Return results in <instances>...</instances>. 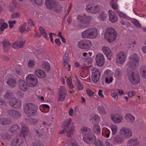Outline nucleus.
Returning <instances> with one entry per match:
<instances>
[{"label": "nucleus", "mask_w": 146, "mask_h": 146, "mask_svg": "<svg viewBox=\"0 0 146 146\" xmlns=\"http://www.w3.org/2000/svg\"><path fill=\"white\" fill-rule=\"evenodd\" d=\"M115 74L116 75L119 77L121 76L122 75V73L121 70L119 69H117L116 70Z\"/></svg>", "instance_id": "58"}, {"label": "nucleus", "mask_w": 146, "mask_h": 146, "mask_svg": "<svg viewBox=\"0 0 146 146\" xmlns=\"http://www.w3.org/2000/svg\"><path fill=\"white\" fill-rule=\"evenodd\" d=\"M119 134L121 137L125 139L130 138L132 136V132L131 129L123 127L119 130Z\"/></svg>", "instance_id": "8"}, {"label": "nucleus", "mask_w": 146, "mask_h": 146, "mask_svg": "<svg viewBox=\"0 0 146 146\" xmlns=\"http://www.w3.org/2000/svg\"><path fill=\"white\" fill-rule=\"evenodd\" d=\"M111 119L114 123L119 124L122 122L123 118L121 115L116 113L112 114L111 116Z\"/></svg>", "instance_id": "14"}, {"label": "nucleus", "mask_w": 146, "mask_h": 146, "mask_svg": "<svg viewBox=\"0 0 146 146\" xmlns=\"http://www.w3.org/2000/svg\"><path fill=\"white\" fill-rule=\"evenodd\" d=\"M26 80L27 84L31 87L36 86L38 82L37 78L33 74H29L26 77Z\"/></svg>", "instance_id": "9"}, {"label": "nucleus", "mask_w": 146, "mask_h": 146, "mask_svg": "<svg viewBox=\"0 0 146 146\" xmlns=\"http://www.w3.org/2000/svg\"><path fill=\"white\" fill-rule=\"evenodd\" d=\"M9 103L10 106L15 108H19L21 106V103L19 100H16L15 97H13L10 99Z\"/></svg>", "instance_id": "16"}, {"label": "nucleus", "mask_w": 146, "mask_h": 146, "mask_svg": "<svg viewBox=\"0 0 146 146\" xmlns=\"http://www.w3.org/2000/svg\"><path fill=\"white\" fill-rule=\"evenodd\" d=\"M28 133L27 127L25 126H23L19 136L16 137L14 139L12 142L11 146H19L20 145L23 143L25 137L28 135Z\"/></svg>", "instance_id": "2"}, {"label": "nucleus", "mask_w": 146, "mask_h": 146, "mask_svg": "<svg viewBox=\"0 0 146 146\" xmlns=\"http://www.w3.org/2000/svg\"><path fill=\"white\" fill-rule=\"evenodd\" d=\"M110 134V130L106 127H104L102 129V134L103 136L108 138L109 137Z\"/></svg>", "instance_id": "28"}, {"label": "nucleus", "mask_w": 146, "mask_h": 146, "mask_svg": "<svg viewBox=\"0 0 146 146\" xmlns=\"http://www.w3.org/2000/svg\"><path fill=\"white\" fill-rule=\"evenodd\" d=\"M7 84L11 87H14L16 85V81L14 78L12 77L8 79Z\"/></svg>", "instance_id": "26"}, {"label": "nucleus", "mask_w": 146, "mask_h": 146, "mask_svg": "<svg viewBox=\"0 0 146 146\" xmlns=\"http://www.w3.org/2000/svg\"><path fill=\"white\" fill-rule=\"evenodd\" d=\"M54 7L53 10L58 12H60L62 9V6L60 5L57 4L56 3V6Z\"/></svg>", "instance_id": "44"}, {"label": "nucleus", "mask_w": 146, "mask_h": 146, "mask_svg": "<svg viewBox=\"0 0 146 146\" xmlns=\"http://www.w3.org/2000/svg\"><path fill=\"white\" fill-rule=\"evenodd\" d=\"M8 113L10 116L14 118L17 119L21 117L20 113L15 110H9Z\"/></svg>", "instance_id": "25"}, {"label": "nucleus", "mask_w": 146, "mask_h": 146, "mask_svg": "<svg viewBox=\"0 0 146 146\" xmlns=\"http://www.w3.org/2000/svg\"><path fill=\"white\" fill-rule=\"evenodd\" d=\"M110 21L112 23L117 21L118 17L114 12L111 10L109 11Z\"/></svg>", "instance_id": "19"}, {"label": "nucleus", "mask_w": 146, "mask_h": 146, "mask_svg": "<svg viewBox=\"0 0 146 146\" xmlns=\"http://www.w3.org/2000/svg\"><path fill=\"white\" fill-rule=\"evenodd\" d=\"M140 72L142 76L144 78H146V67L142 66L140 69Z\"/></svg>", "instance_id": "39"}, {"label": "nucleus", "mask_w": 146, "mask_h": 146, "mask_svg": "<svg viewBox=\"0 0 146 146\" xmlns=\"http://www.w3.org/2000/svg\"><path fill=\"white\" fill-rule=\"evenodd\" d=\"M113 80V77L112 76L106 77L105 78V81L107 83H111Z\"/></svg>", "instance_id": "54"}, {"label": "nucleus", "mask_w": 146, "mask_h": 146, "mask_svg": "<svg viewBox=\"0 0 146 146\" xmlns=\"http://www.w3.org/2000/svg\"><path fill=\"white\" fill-rule=\"evenodd\" d=\"M92 13L95 14L98 13L101 9V7L99 5H93Z\"/></svg>", "instance_id": "32"}, {"label": "nucleus", "mask_w": 146, "mask_h": 146, "mask_svg": "<svg viewBox=\"0 0 146 146\" xmlns=\"http://www.w3.org/2000/svg\"><path fill=\"white\" fill-rule=\"evenodd\" d=\"M111 96L112 98L114 100H117L118 99V95L115 92H113L111 94Z\"/></svg>", "instance_id": "55"}, {"label": "nucleus", "mask_w": 146, "mask_h": 146, "mask_svg": "<svg viewBox=\"0 0 146 146\" xmlns=\"http://www.w3.org/2000/svg\"><path fill=\"white\" fill-rule=\"evenodd\" d=\"M104 75L106 77H109L113 75V72L109 69H107L105 70L104 72Z\"/></svg>", "instance_id": "47"}, {"label": "nucleus", "mask_w": 146, "mask_h": 146, "mask_svg": "<svg viewBox=\"0 0 146 146\" xmlns=\"http://www.w3.org/2000/svg\"><path fill=\"white\" fill-rule=\"evenodd\" d=\"M77 19L79 22L81 23L80 27H85L90 21L91 17L90 16H86L81 15H77Z\"/></svg>", "instance_id": "7"}, {"label": "nucleus", "mask_w": 146, "mask_h": 146, "mask_svg": "<svg viewBox=\"0 0 146 146\" xmlns=\"http://www.w3.org/2000/svg\"><path fill=\"white\" fill-rule=\"evenodd\" d=\"M71 121L72 120L70 118L66 120L64 122V124L66 126H68L71 123Z\"/></svg>", "instance_id": "62"}, {"label": "nucleus", "mask_w": 146, "mask_h": 146, "mask_svg": "<svg viewBox=\"0 0 146 146\" xmlns=\"http://www.w3.org/2000/svg\"><path fill=\"white\" fill-rule=\"evenodd\" d=\"M92 42L88 40H81L78 44V46L80 48L83 49L88 48L91 45Z\"/></svg>", "instance_id": "13"}, {"label": "nucleus", "mask_w": 146, "mask_h": 146, "mask_svg": "<svg viewBox=\"0 0 146 146\" xmlns=\"http://www.w3.org/2000/svg\"><path fill=\"white\" fill-rule=\"evenodd\" d=\"M110 128L112 131L113 135H115L117 133V127L116 125L113 124L110 126Z\"/></svg>", "instance_id": "37"}, {"label": "nucleus", "mask_w": 146, "mask_h": 146, "mask_svg": "<svg viewBox=\"0 0 146 146\" xmlns=\"http://www.w3.org/2000/svg\"><path fill=\"white\" fill-rule=\"evenodd\" d=\"M12 92L7 91L4 95V97L5 99H7L12 95Z\"/></svg>", "instance_id": "48"}, {"label": "nucleus", "mask_w": 146, "mask_h": 146, "mask_svg": "<svg viewBox=\"0 0 146 146\" xmlns=\"http://www.w3.org/2000/svg\"><path fill=\"white\" fill-rule=\"evenodd\" d=\"M29 122H30L31 123H36L37 122V121L36 120L32 118H30L28 120Z\"/></svg>", "instance_id": "63"}, {"label": "nucleus", "mask_w": 146, "mask_h": 146, "mask_svg": "<svg viewBox=\"0 0 146 146\" xmlns=\"http://www.w3.org/2000/svg\"><path fill=\"white\" fill-rule=\"evenodd\" d=\"M24 110L26 115L31 116L36 113L37 108L34 104L29 103L25 106Z\"/></svg>", "instance_id": "5"}, {"label": "nucleus", "mask_w": 146, "mask_h": 146, "mask_svg": "<svg viewBox=\"0 0 146 146\" xmlns=\"http://www.w3.org/2000/svg\"><path fill=\"white\" fill-rule=\"evenodd\" d=\"M42 66L45 70L46 71H48L50 69V64L46 61H44L42 62Z\"/></svg>", "instance_id": "34"}, {"label": "nucleus", "mask_w": 146, "mask_h": 146, "mask_svg": "<svg viewBox=\"0 0 146 146\" xmlns=\"http://www.w3.org/2000/svg\"><path fill=\"white\" fill-rule=\"evenodd\" d=\"M126 59V53L123 52H121L117 54L116 61L118 64L122 65L125 62Z\"/></svg>", "instance_id": "10"}, {"label": "nucleus", "mask_w": 146, "mask_h": 146, "mask_svg": "<svg viewBox=\"0 0 146 146\" xmlns=\"http://www.w3.org/2000/svg\"><path fill=\"white\" fill-rule=\"evenodd\" d=\"M19 86L20 89L23 91H27L28 89L27 85L25 81L22 80H19Z\"/></svg>", "instance_id": "24"}, {"label": "nucleus", "mask_w": 146, "mask_h": 146, "mask_svg": "<svg viewBox=\"0 0 146 146\" xmlns=\"http://www.w3.org/2000/svg\"><path fill=\"white\" fill-rule=\"evenodd\" d=\"M114 0H111V4L112 7L115 10H116V11L117 10L118 8V6L117 5V4L116 3H114L113 2L114 1Z\"/></svg>", "instance_id": "56"}, {"label": "nucleus", "mask_w": 146, "mask_h": 146, "mask_svg": "<svg viewBox=\"0 0 146 146\" xmlns=\"http://www.w3.org/2000/svg\"><path fill=\"white\" fill-rule=\"evenodd\" d=\"M72 79L71 77L68 78L66 80L67 85L69 88L71 89H72L74 87V85L72 83Z\"/></svg>", "instance_id": "36"}, {"label": "nucleus", "mask_w": 146, "mask_h": 146, "mask_svg": "<svg viewBox=\"0 0 146 146\" xmlns=\"http://www.w3.org/2000/svg\"><path fill=\"white\" fill-rule=\"evenodd\" d=\"M89 70L92 71V74L91 76L93 82L97 83L99 80L100 72V71L95 68L91 67H89Z\"/></svg>", "instance_id": "11"}, {"label": "nucleus", "mask_w": 146, "mask_h": 146, "mask_svg": "<svg viewBox=\"0 0 146 146\" xmlns=\"http://www.w3.org/2000/svg\"><path fill=\"white\" fill-rule=\"evenodd\" d=\"M3 20L1 19L0 21V23H1V25L0 30L3 32L5 29H7L8 27L7 24L3 22Z\"/></svg>", "instance_id": "35"}, {"label": "nucleus", "mask_w": 146, "mask_h": 146, "mask_svg": "<svg viewBox=\"0 0 146 146\" xmlns=\"http://www.w3.org/2000/svg\"><path fill=\"white\" fill-rule=\"evenodd\" d=\"M20 127L17 125H14L9 129L10 131L11 132H13L19 129Z\"/></svg>", "instance_id": "45"}, {"label": "nucleus", "mask_w": 146, "mask_h": 146, "mask_svg": "<svg viewBox=\"0 0 146 146\" xmlns=\"http://www.w3.org/2000/svg\"><path fill=\"white\" fill-rule=\"evenodd\" d=\"M128 59L129 61L127 63L126 65L127 67L130 68L135 67L139 62V58L135 53L130 56Z\"/></svg>", "instance_id": "6"}, {"label": "nucleus", "mask_w": 146, "mask_h": 146, "mask_svg": "<svg viewBox=\"0 0 146 146\" xmlns=\"http://www.w3.org/2000/svg\"><path fill=\"white\" fill-rule=\"evenodd\" d=\"M91 117H92L90 120H100V116L94 114L92 115Z\"/></svg>", "instance_id": "53"}, {"label": "nucleus", "mask_w": 146, "mask_h": 146, "mask_svg": "<svg viewBox=\"0 0 146 146\" xmlns=\"http://www.w3.org/2000/svg\"><path fill=\"white\" fill-rule=\"evenodd\" d=\"M56 2L54 0H46L45 1L46 7L50 9L53 10L56 6Z\"/></svg>", "instance_id": "18"}, {"label": "nucleus", "mask_w": 146, "mask_h": 146, "mask_svg": "<svg viewBox=\"0 0 146 146\" xmlns=\"http://www.w3.org/2000/svg\"><path fill=\"white\" fill-rule=\"evenodd\" d=\"M131 22L137 27L139 28L141 27V26L137 20L133 19L131 20Z\"/></svg>", "instance_id": "49"}, {"label": "nucleus", "mask_w": 146, "mask_h": 146, "mask_svg": "<svg viewBox=\"0 0 146 146\" xmlns=\"http://www.w3.org/2000/svg\"><path fill=\"white\" fill-rule=\"evenodd\" d=\"M31 2L38 5H40L42 3V0H29Z\"/></svg>", "instance_id": "52"}, {"label": "nucleus", "mask_w": 146, "mask_h": 146, "mask_svg": "<svg viewBox=\"0 0 146 146\" xmlns=\"http://www.w3.org/2000/svg\"><path fill=\"white\" fill-rule=\"evenodd\" d=\"M39 30L40 34L45 38H46L47 36L46 32L45 29L42 27H40Z\"/></svg>", "instance_id": "38"}, {"label": "nucleus", "mask_w": 146, "mask_h": 146, "mask_svg": "<svg viewBox=\"0 0 146 146\" xmlns=\"http://www.w3.org/2000/svg\"><path fill=\"white\" fill-rule=\"evenodd\" d=\"M86 91L87 94L89 96H92L93 95L94 93L92 92L90 89H88Z\"/></svg>", "instance_id": "60"}, {"label": "nucleus", "mask_w": 146, "mask_h": 146, "mask_svg": "<svg viewBox=\"0 0 146 146\" xmlns=\"http://www.w3.org/2000/svg\"><path fill=\"white\" fill-rule=\"evenodd\" d=\"M98 35L97 29L95 28L86 29L82 33V36L84 38H94L97 37Z\"/></svg>", "instance_id": "3"}, {"label": "nucleus", "mask_w": 146, "mask_h": 146, "mask_svg": "<svg viewBox=\"0 0 146 146\" xmlns=\"http://www.w3.org/2000/svg\"><path fill=\"white\" fill-rule=\"evenodd\" d=\"M93 131L97 135H99L101 133L100 127L97 124L94 125L93 127Z\"/></svg>", "instance_id": "31"}, {"label": "nucleus", "mask_w": 146, "mask_h": 146, "mask_svg": "<svg viewBox=\"0 0 146 146\" xmlns=\"http://www.w3.org/2000/svg\"><path fill=\"white\" fill-rule=\"evenodd\" d=\"M63 60L64 62V66H66L67 64H68V60L66 58H65L64 57H63Z\"/></svg>", "instance_id": "61"}, {"label": "nucleus", "mask_w": 146, "mask_h": 146, "mask_svg": "<svg viewBox=\"0 0 146 146\" xmlns=\"http://www.w3.org/2000/svg\"><path fill=\"white\" fill-rule=\"evenodd\" d=\"M139 141L137 139H130L128 141L127 143L131 146H136L139 143Z\"/></svg>", "instance_id": "27"}, {"label": "nucleus", "mask_w": 146, "mask_h": 146, "mask_svg": "<svg viewBox=\"0 0 146 146\" xmlns=\"http://www.w3.org/2000/svg\"><path fill=\"white\" fill-rule=\"evenodd\" d=\"M74 84L78 90H83L84 88L83 84L80 81L78 80V82H75Z\"/></svg>", "instance_id": "33"}, {"label": "nucleus", "mask_w": 146, "mask_h": 146, "mask_svg": "<svg viewBox=\"0 0 146 146\" xmlns=\"http://www.w3.org/2000/svg\"><path fill=\"white\" fill-rule=\"evenodd\" d=\"M10 122L6 118H1L0 119V124L2 125H5L8 124Z\"/></svg>", "instance_id": "42"}, {"label": "nucleus", "mask_w": 146, "mask_h": 146, "mask_svg": "<svg viewBox=\"0 0 146 146\" xmlns=\"http://www.w3.org/2000/svg\"><path fill=\"white\" fill-rule=\"evenodd\" d=\"M93 6V5H87L86 8V10L88 12L91 13H92Z\"/></svg>", "instance_id": "50"}, {"label": "nucleus", "mask_w": 146, "mask_h": 146, "mask_svg": "<svg viewBox=\"0 0 146 146\" xmlns=\"http://www.w3.org/2000/svg\"><path fill=\"white\" fill-rule=\"evenodd\" d=\"M102 50L109 60H111L113 54L110 49L108 47L104 46L102 48Z\"/></svg>", "instance_id": "17"}, {"label": "nucleus", "mask_w": 146, "mask_h": 146, "mask_svg": "<svg viewBox=\"0 0 146 146\" xmlns=\"http://www.w3.org/2000/svg\"><path fill=\"white\" fill-rule=\"evenodd\" d=\"M60 89L61 91L59 93L58 100L61 101H62L65 100L66 94L65 92H62V90L65 91L66 89L64 87L62 86L60 87Z\"/></svg>", "instance_id": "21"}, {"label": "nucleus", "mask_w": 146, "mask_h": 146, "mask_svg": "<svg viewBox=\"0 0 146 146\" xmlns=\"http://www.w3.org/2000/svg\"><path fill=\"white\" fill-rule=\"evenodd\" d=\"M25 43V41H19L15 42L11 44V47L15 49L22 48Z\"/></svg>", "instance_id": "20"}, {"label": "nucleus", "mask_w": 146, "mask_h": 146, "mask_svg": "<svg viewBox=\"0 0 146 146\" xmlns=\"http://www.w3.org/2000/svg\"><path fill=\"white\" fill-rule=\"evenodd\" d=\"M16 22L15 21H10L8 22L9 27L10 28H12L13 27V24H15Z\"/></svg>", "instance_id": "57"}, {"label": "nucleus", "mask_w": 146, "mask_h": 146, "mask_svg": "<svg viewBox=\"0 0 146 146\" xmlns=\"http://www.w3.org/2000/svg\"><path fill=\"white\" fill-rule=\"evenodd\" d=\"M127 93L129 97L130 98L134 96L135 94V91H129Z\"/></svg>", "instance_id": "59"}, {"label": "nucleus", "mask_w": 146, "mask_h": 146, "mask_svg": "<svg viewBox=\"0 0 146 146\" xmlns=\"http://www.w3.org/2000/svg\"><path fill=\"white\" fill-rule=\"evenodd\" d=\"M95 60L96 63L99 66H102L104 62V55L101 53H99L96 56Z\"/></svg>", "instance_id": "15"}, {"label": "nucleus", "mask_w": 146, "mask_h": 146, "mask_svg": "<svg viewBox=\"0 0 146 146\" xmlns=\"http://www.w3.org/2000/svg\"><path fill=\"white\" fill-rule=\"evenodd\" d=\"M116 12L119 16L121 17L125 18L127 17V16L125 14L119 10H117Z\"/></svg>", "instance_id": "51"}, {"label": "nucleus", "mask_w": 146, "mask_h": 146, "mask_svg": "<svg viewBox=\"0 0 146 146\" xmlns=\"http://www.w3.org/2000/svg\"><path fill=\"white\" fill-rule=\"evenodd\" d=\"M117 33L112 28L107 29L104 33V36L106 40L110 43L115 41L117 36Z\"/></svg>", "instance_id": "4"}, {"label": "nucleus", "mask_w": 146, "mask_h": 146, "mask_svg": "<svg viewBox=\"0 0 146 146\" xmlns=\"http://www.w3.org/2000/svg\"><path fill=\"white\" fill-rule=\"evenodd\" d=\"M35 74L38 78H44L46 76V74L44 71L39 69L35 70Z\"/></svg>", "instance_id": "22"}, {"label": "nucleus", "mask_w": 146, "mask_h": 146, "mask_svg": "<svg viewBox=\"0 0 146 146\" xmlns=\"http://www.w3.org/2000/svg\"><path fill=\"white\" fill-rule=\"evenodd\" d=\"M114 141L115 142L117 143H121L123 141L124 138H123L122 137L121 138L119 137V136H117L113 137Z\"/></svg>", "instance_id": "43"}, {"label": "nucleus", "mask_w": 146, "mask_h": 146, "mask_svg": "<svg viewBox=\"0 0 146 146\" xmlns=\"http://www.w3.org/2000/svg\"><path fill=\"white\" fill-rule=\"evenodd\" d=\"M98 109L100 114H104L106 113L105 109L102 106H99L98 108Z\"/></svg>", "instance_id": "41"}, {"label": "nucleus", "mask_w": 146, "mask_h": 146, "mask_svg": "<svg viewBox=\"0 0 146 146\" xmlns=\"http://www.w3.org/2000/svg\"><path fill=\"white\" fill-rule=\"evenodd\" d=\"M27 65L30 68H34L36 65V62L33 60H30L28 61Z\"/></svg>", "instance_id": "40"}, {"label": "nucleus", "mask_w": 146, "mask_h": 146, "mask_svg": "<svg viewBox=\"0 0 146 146\" xmlns=\"http://www.w3.org/2000/svg\"><path fill=\"white\" fill-rule=\"evenodd\" d=\"M107 16L106 13L104 12H101L98 14V17L100 21H104L106 20Z\"/></svg>", "instance_id": "29"}, {"label": "nucleus", "mask_w": 146, "mask_h": 146, "mask_svg": "<svg viewBox=\"0 0 146 146\" xmlns=\"http://www.w3.org/2000/svg\"><path fill=\"white\" fill-rule=\"evenodd\" d=\"M4 50L5 52H7L9 50L10 43L8 41H4L3 42Z\"/></svg>", "instance_id": "30"}, {"label": "nucleus", "mask_w": 146, "mask_h": 146, "mask_svg": "<svg viewBox=\"0 0 146 146\" xmlns=\"http://www.w3.org/2000/svg\"><path fill=\"white\" fill-rule=\"evenodd\" d=\"M20 14L19 13H16L13 14L11 15V17L13 18H15L19 17Z\"/></svg>", "instance_id": "64"}, {"label": "nucleus", "mask_w": 146, "mask_h": 146, "mask_svg": "<svg viewBox=\"0 0 146 146\" xmlns=\"http://www.w3.org/2000/svg\"><path fill=\"white\" fill-rule=\"evenodd\" d=\"M125 118L127 122L131 123H133L135 120V117L131 114L129 113L125 114Z\"/></svg>", "instance_id": "23"}, {"label": "nucleus", "mask_w": 146, "mask_h": 146, "mask_svg": "<svg viewBox=\"0 0 146 146\" xmlns=\"http://www.w3.org/2000/svg\"><path fill=\"white\" fill-rule=\"evenodd\" d=\"M74 127L70 128L69 129L67 132V135L68 137L71 136L74 133Z\"/></svg>", "instance_id": "46"}, {"label": "nucleus", "mask_w": 146, "mask_h": 146, "mask_svg": "<svg viewBox=\"0 0 146 146\" xmlns=\"http://www.w3.org/2000/svg\"><path fill=\"white\" fill-rule=\"evenodd\" d=\"M81 133L84 136L83 137V140L85 142L89 143H92L94 141L96 137L93 134L90 135L92 131L89 128L83 127L80 129Z\"/></svg>", "instance_id": "1"}, {"label": "nucleus", "mask_w": 146, "mask_h": 146, "mask_svg": "<svg viewBox=\"0 0 146 146\" xmlns=\"http://www.w3.org/2000/svg\"><path fill=\"white\" fill-rule=\"evenodd\" d=\"M129 80L133 84H137L140 82V79L138 73L136 72H132L129 76Z\"/></svg>", "instance_id": "12"}]
</instances>
